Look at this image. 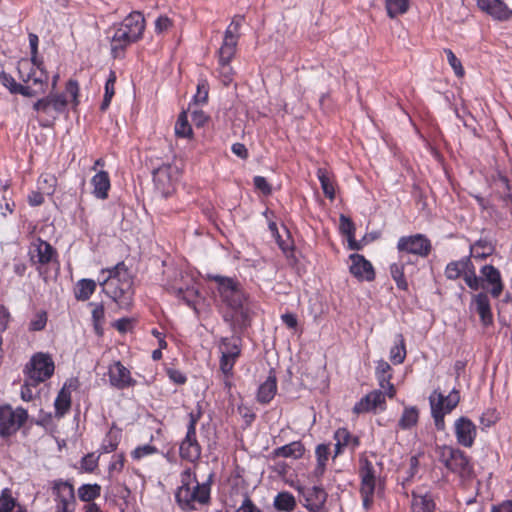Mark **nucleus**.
I'll use <instances>...</instances> for the list:
<instances>
[{
    "instance_id": "nucleus-1",
    "label": "nucleus",
    "mask_w": 512,
    "mask_h": 512,
    "mask_svg": "<svg viewBox=\"0 0 512 512\" xmlns=\"http://www.w3.org/2000/svg\"><path fill=\"white\" fill-rule=\"evenodd\" d=\"M102 280L99 279L103 291L115 301L120 308L127 309L132 304V278L123 262L112 268L101 271Z\"/></svg>"
},
{
    "instance_id": "nucleus-2",
    "label": "nucleus",
    "mask_w": 512,
    "mask_h": 512,
    "mask_svg": "<svg viewBox=\"0 0 512 512\" xmlns=\"http://www.w3.org/2000/svg\"><path fill=\"white\" fill-rule=\"evenodd\" d=\"M358 475L360 478V494L363 507L368 510L373 503L376 489L381 484L382 463L374 453H363L358 461Z\"/></svg>"
},
{
    "instance_id": "nucleus-3",
    "label": "nucleus",
    "mask_w": 512,
    "mask_h": 512,
    "mask_svg": "<svg viewBox=\"0 0 512 512\" xmlns=\"http://www.w3.org/2000/svg\"><path fill=\"white\" fill-rule=\"evenodd\" d=\"M176 501L183 510H194L196 505L208 503L210 498V486L207 483H199L190 468L181 473V485L176 492Z\"/></svg>"
},
{
    "instance_id": "nucleus-4",
    "label": "nucleus",
    "mask_w": 512,
    "mask_h": 512,
    "mask_svg": "<svg viewBox=\"0 0 512 512\" xmlns=\"http://www.w3.org/2000/svg\"><path fill=\"white\" fill-rule=\"evenodd\" d=\"M145 20L140 12L130 13L116 28L111 39V52L114 57L130 44L142 38Z\"/></svg>"
},
{
    "instance_id": "nucleus-5",
    "label": "nucleus",
    "mask_w": 512,
    "mask_h": 512,
    "mask_svg": "<svg viewBox=\"0 0 512 512\" xmlns=\"http://www.w3.org/2000/svg\"><path fill=\"white\" fill-rule=\"evenodd\" d=\"M66 94L59 93H50L48 96L43 97L37 100L33 104V109L42 114L50 115L51 111H54L56 115H52L53 119L56 118L57 115L63 113L69 100L67 95L71 97L70 102L73 106H78L79 104V84L76 80L70 79L66 84Z\"/></svg>"
},
{
    "instance_id": "nucleus-6",
    "label": "nucleus",
    "mask_w": 512,
    "mask_h": 512,
    "mask_svg": "<svg viewBox=\"0 0 512 512\" xmlns=\"http://www.w3.org/2000/svg\"><path fill=\"white\" fill-rule=\"evenodd\" d=\"M438 460L452 473L457 474L462 479L471 478L473 475V466L470 458L460 449L441 445L436 447Z\"/></svg>"
},
{
    "instance_id": "nucleus-7",
    "label": "nucleus",
    "mask_w": 512,
    "mask_h": 512,
    "mask_svg": "<svg viewBox=\"0 0 512 512\" xmlns=\"http://www.w3.org/2000/svg\"><path fill=\"white\" fill-rule=\"evenodd\" d=\"M207 278L216 283L219 296L228 307L234 311H239L243 308L246 296L238 281L230 277L214 274H208Z\"/></svg>"
},
{
    "instance_id": "nucleus-8",
    "label": "nucleus",
    "mask_w": 512,
    "mask_h": 512,
    "mask_svg": "<svg viewBox=\"0 0 512 512\" xmlns=\"http://www.w3.org/2000/svg\"><path fill=\"white\" fill-rule=\"evenodd\" d=\"M17 69L19 78L25 83L24 87H27L33 93L29 97H35L46 92L48 73L45 71L43 64L40 67H36L28 59H21L18 62Z\"/></svg>"
},
{
    "instance_id": "nucleus-9",
    "label": "nucleus",
    "mask_w": 512,
    "mask_h": 512,
    "mask_svg": "<svg viewBox=\"0 0 512 512\" xmlns=\"http://www.w3.org/2000/svg\"><path fill=\"white\" fill-rule=\"evenodd\" d=\"M55 364L50 354L37 352L26 363L23 374L30 379V383H42L51 378Z\"/></svg>"
},
{
    "instance_id": "nucleus-10",
    "label": "nucleus",
    "mask_w": 512,
    "mask_h": 512,
    "mask_svg": "<svg viewBox=\"0 0 512 512\" xmlns=\"http://www.w3.org/2000/svg\"><path fill=\"white\" fill-rule=\"evenodd\" d=\"M28 418L27 411L10 405L0 406V436L8 437L17 432Z\"/></svg>"
},
{
    "instance_id": "nucleus-11",
    "label": "nucleus",
    "mask_w": 512,
    "mask_h": 512,
    "mask_svg": "<svg viewBox=\"0 0 512 512\" xmlns=\"http://www.w3.org/2000/svg\"><path fill=\"white\" fill-rule=\"evenodd\" d=\"M242 22L243 17L238 15L232 19L231 23L227 27L224 34L223 43L218 50L219 63L231 62L233 59L236 53L239 29L242 25Z\"/></svg>"
},
{
    "instance_id": "nucleus-12",
    "label": "nucleus",
    "mask_w": 512,
    "mask_h": 512,
    "mask_svg": "<svg viewBox=\"0 0 512 512\" xmlns=\"http://www.w3.org/2000/svg\"><path fill=\"white\" fill-rule=\"evenodd\" d=\"M397 250L399 253H407L425 258L430 254L432 245L425 235L414 234L400 237L397 242Z\"/></svg>"
},
{
    "instance_id": "nucleus-13",
    "label": "nucleus",
    "mask_w": 512,
    "mask_h": 512,
    "mask_svg": "<svg viewBox=\"0 0 512 512\" xmlns=\"http://www.w3.org/2000/svg\"><path fill=\"white\" fill-rule=\"evenodd\" d=\"M180 170L172 164H163L154 170L153 179L157 190L167 197L174 190V183L178 180Z\"/></svg>"
},
{
    "instance_id": "nucleus-14",
    "label": "nucleus",
    "mask_w": 512,
    "mask_h": 512,
    "mask_svg": "<svg viewBox=\"0 0 512 512\" xmlns=\"http://www.w3.org/2000/svg\"><path fill=\"white\" fill-rule=\"evenodd\" d=\"M219 350L221 353L220 369L222 373L228 378L232 375L234 364L240 355L238 340L234 338L221 339Z\"/></svg>"
},
{
    "instance_id": "nucleus-15",
    "label": "nucleus",
    "mask_w": 512,
    "mask_h": 512,
    "mask_svg": "<svg viewBox=\"0 0 512 512\" xmlns=\"http://www.w3.org/2000/svg\"><path fill=\"white\" fill-rule=\"evenodd\" d=\"M55 495L57 512H73L75 491L72 484L63 480H55L52 486Z\"/></svg>"
},
{
    "instance_id": "nucleus-16",
    "label": "nucleus",
    "mask_w": 512,
    "mask_h": 512,
    "mask_svg": "<svg viewBox=\"0 0 512 512\" xmlns=\"http://www.w3.org/2000/svg\"><path fill=\"white\" fill-rule=\"evenodd\" d=\"M385 390L376 389L365 395L358 401L354 407L353 412L356 414L384 411L386 409Z\"/></svg>"
},
{
    "instance_id": "nucleus-17",
    "label": "nucleus",
    "mask_w": 512,
    "mask_h": 512,
    "mask_svg": "<svg viewBox=\"0 0 512 512\" xmlns=\"http://www.w3.org/2000/svg\"><path fill=\"white\" fill-rule=\"evenodd\" d=\"M109 383L112 387L123 390L136 385L131 372L120 361H115L108 367Z\"/></svg>"
},
{
    "instance_id": "nucleus-18",
    "label": "nucleus",
    "mask_w": 512,
    "mask_h": 512,
    "mask_svg": "<svg viewBox=\"0 0 512 512\" xmlns=\"http://www.w3.org/2000/svg\"><path fill=\"white\" fill-rule=\"evenodd\" d=\"M28 255L33 265L43 266L53 261L56 251L48 242L37 238L30 244Z\"/></svg>"
},
{
    "instance_id": "nucleus-19",
    "label": "nucleus",
    "mask_w": 512,
    "mask_h": 512,
    "mask_svg": "<svg viewBox=\"0 0 512 512\" xmlns=\"http://www.w3.org/2000/svg\"><path fill=\"white\" fill-rule=\"evenodd\" d=\"M299 492L304 498L305 508L311 512H322L327 500V493L322 487L299 488Z\"/></svg>"
},
{
    "instance_id": "nucleus-20",
    "label": "nucleus",
    "mask_w": 512,
    "mask_h": 512,
    "mask_svg": "<svg viewBox=\"0 0 512 512\" xmlns=\"http://www.w3.org/2000/svg\"><path fill=\"white\" fill-rule=\"evenodd\" d=\"M454 432L458 444L463 447H472L477 435L474 423L467 417H460L454 423Z\"/></svg>"
},
{
    "instance_id": "nucleus-21",
    "label": "nucleus",
    "mask_w": 512,
    "mask_h": 512,
    "mask_svg": "<svg viewBox=\"0 0 512 512\" xmlns=\"http://www.w3.org/2000/svg\"><path fill=\"white\" fill-rule=\"evenodd\" d=\"M375 376L380 389L385 390L388 398H394L397 391L395 386L391 383L392 368L387 361L382 359L377 361Z\"/></svg>"
},
{
    "instance_id": "nucleus-22",
    "label": "nucleus",
    "mask_w": 512,
    "mask_h": 512,
    "mask_svg": "<svg viewBox=\"0 0 512 512\" xmlns=\"http://www.w3.org/2000/svg\"><path fill=\"white\" fill-rule=\"evenodd\" d=\"M350 272L360 280L372 281L375 278V272L372 264L360 254L350 256Z\"/></svg>"
},
{
    "instance_id": "nucleus-23",
    "label": "nucleus",
    "mask_w": 512,
    "mask_h": 512,
    "mask_svg": "<svg viewBox=\"0 0 512 512\" xmlns=\"http://www.w3.org/2000/svg\"><path fill=\"white\" fill-rule=\"evenodd\" d=\"M478 6L498 20H508L512 17V10L501 0H478Z\"/></svg>"
},
{
    "instance_id": "nucleus-24",
    "label": "nucleus",
    "mask_w": 512,
    "mask_h": 512,
    "mask_svg": "<svg viewBox=\"0 0 512 512\" xmlns=\"http://www.w3.org/2000/svg\"><path fill=\"white\" fill-rule=\"evenodd\" d=\"M459 401L460 394L456 389H453L447 396H444L438 391H433L429 396L430 406L432 407V403L435 404L436 402L437 407L440 408L444 414H449L458 405Z\"/></svg>"
},
{
    "instance_id": "nucleus-25",
    "label": "nucleus",
    "mask_w": 512,
    "mask_h": 512,
    "mask_svg": "<svg viewBox=\"0 0 512 512\" xmlns=\"http://www.w3.org/2000/svg\"><path fill=\"white\" fill-rule=\"evenodd\" d=\"M335 456L341 454L348 448L354 451L360 444L359 438L352 435L346 428H339L334 433Z\"/></svg>"
},
{
    "instance_id": "nucleus-26",
    "label": "nucleus",
    "mask_w": 512,
    "mask_h": 512,
    "mask_svg": "<svg viewBox=\"0 0 512 512\" xmlns=\"http://www.w3.org/2000/svg\"><path fill=\"white\" fill-rule=\"evenodd\" d=\"M200 455L201 446L196 439V434L186 433V436L180 445L181 458L189 462H195L200 458Z\"/></svg>"
},
{
    "instance_id": "nucleus-27",
    "label": "nucleus",
    "mask_w": 512,
    "mask_h": 512,
    "mask_svg": "<svg viewBox=\"0 0 512 512\" xmlns=\"http://www.w3.org/2000/svg\"><path fill=\"white\" fill-rule=\"evenodd\" d=\"M480 272L483 279L488 284L492 285L490 290L491 295L495 298L499 297L503 291V283L499 270L492 265H484Z\"/></svg>"
},
{
    "instance_id": "nucleus-28",
    "label": "nucleus",
    "mask_w": 512,
    "mask_h": 512,
    "mask_svg": "<svg viewBox=\"0 0 512 512\" xmlns=\"http://www.w3.org/2000/svg\"><path fill=\"white\" fill-rule=\"evenodd\" d=\"M473 304L475 305L476 312L480 316L481 323L484 326L492 325L493 315L488 295L483 292L474 295Z\"/></svg>"
},
{
    "instance_id": "nucleus-29",
    "label": "nucleus",
    "mask_w": 512,
    "mask_h": 512,
    "mask_svg": "<svg viewBox=\"0 0 512 512\" xmlns=\"http://www.w3.org/2000/svg\"><path fill=\"white\" fill-rule=\"evenodd\" d=\"M305 454V447L301 441H293L272 451V457L291 458L298 460Z\"/></svg>"
},
{
    "instance_id": "nucleus-30",
    "label": "nucleus",
    "mask_w": 512,
    "mask_h": 512,
    "mask_svg": "<svg viewBox=\"0 0 512 512\" xmlns=\"http://www.w3.org/2000/svg\"><path fill=\"white\" fill-rule=\"evenodd\" d=\"M91 185L93 187V195L101 200L108 197V191L110 189V178L106 171H99L91 179Z\"/></svg>"
},
{
    "instance_id": "nucleus-31",
    "label": "nucleus",
    "mask_w": 512,
    "mask_h": 512,
    "mask_svg": "<svg viewBox=\"0 0 512 512\" xmlns=\"http://www.w3.org/2000/svg\"><path fill=\"white\" fill-rule=\"evenodd\" d=\"M277 392V379L275 374L270 372L267 379L259 386L257 400L262 404L269 403Z\"/></svg>"
},
{
    "instance_id": "nucleus-32",
    "label": "nucleus",
    "mask_w": 512,
    "mask_h": 512,
    "mask_svg": "<svg viewBox=\"0 0 512 512\" xmlns=\"http://www.w3.org/2000/svg\"><path fill=\"white\" fill-rule=\"evenodd\" d=\"M471 258L470 256L464 257L457 261H452L447 264L445 268V276L449 280H456L459 277H461L465 270L469 268V265L471 264Z\"/></svg>"
},
{
    "instance_id": "nucleus-33",
    "label": "nucleus",
    "mask_w": 512,
    "mask_h": 512,
    "mask_svg": "<svg viewBox=\"0 0 512 512\" xmlns=\"http://www.w3.org/2000/svg\"><path fill=\"white\" fill-rule=\"evenodd\" d=\"M170 293L175 295L177 298L183 300V302L188 305L189 307L193 308L194 311L197 312V303L200 298V294L197 288L195 287H188L186 289H175L172 288L170 290Z\"/></svg>"
},
{
    "instance_id": "nucleus-34",
    "label": "nucleus",
    "mask_w": 512,
    "mask_h": 512,
    "mask_svg": "<svg viewBox=\"0 0 512 512\" xmlns=\"http://www.w3.org/2000/svg\"><path fill=\"white\" fill-rule=\"evenodd\" d=\"M273 506L279 512H292L296 508L297 502L290 492L283 491L274 497Z\"/></svg>"
},
{
    "instance_id": "nucleus-35",
    "label": "nucleus",
    "mask_w": 512,
    "mask_h": 512,
    "mask_svg": "<svg viewBox=\"0 0 512 512\" xmlns=\"http://www.w3.org/2000/svg\"><path fill=\"white\" fill-rule=\"evenodd\" d=\"M77 495L80 501L89 503H95L94 501L101 495V486L97 483L94 484H82L77 489Z\"/></svg>"
},
{
    "instance_id": "nucleus-36",
    "label": "nucleus",
    "mask_w": 512,
    "mask_h": 512,
    "mask_svg": "<svg viewBox=\"0 0 512 512\" xmlns=\"http://www.w3.org/2000/svg\"><path fill=\"white\" fill-rule=\"evenodd\" d=\"M419 419V410L415 406H405L398 421V427L402 430H409L416 426Z\"/></svg>"
},
{
    "instance_id": "nucleus-37",
    "label": "nucleus",
    "mask_w": 512,
    "mask_h": 512,
    "mask_svg": "<svg viewBox=\"0 0 512 512\" xmlns=\"http://www.w3.org/2000/svg\"><path fill=\"white\" fill-rule=\"evenodd\" d=\"M339 221L340 230L347 236L350 249L359 250L361 245L355 240V225L352 220L349 217L341 214Z\"/></svg>"
},
{
    "instance_id": "nucleus-38",
    "label": "nucleus",
    "mask_w": 512,
    "mask_h": 512,
    "mask_svg": "<svg viewBox=\"0 0 512 512\" xmlns=\"http://www.w3.org/2000/svg\"><path fill=\"white\" fill-rule=\"evenodd\" d=\"M55 414L57 417H63L71 407V393L66 388V385L59 391L55 402Z\"/></svg>"
},
{
    "instance_id": "nucleus-39",
    "label": "nucleus",
    "mask_w": 512,
    "mask_h": 512,
    "mask_svg": "<svg viewBox=\"0 0 512 512\" xmlns=\"http://www.w3.org/2000/svg\"><path fill=\"white\" fill-rule=\"evenodd\" d=\"M0 82L12 94H21L25 97L33 94L27 87H24V84L17 83L11 75L5 72L0 73Z\"/></svg>"
},
{
    "instance_id": "nucleus-40",
    "label": "nucleus",
    "mask_w": 512,
    "mask_h": 512,
    "mask_svg": "<svg viewBox=\"0 0 512 512\" xmlns=\"http://www.w3.org/2000/svg\"><path fill=\"white\" fill-rule=\"evenodd\" d=\"M404 267L405 262L402 259H400L398 262L392 263L390 265V275L392 279L395 281L398 289L407 291L408 282L404 275Z\"/></svg>"
},
{
    "instance_id": "nucleus-41",
    "label": "nucleus",
    "mask_w": 512,
    "mask_h": 512,
    "mask_svg": "<svg viewBox=\"0 0 512 512\" xmlns=\"http://www.w3.org/2000/svg\"><path fill=\"white\" fill-rule=\"evenodd\" d=\"M412 512H433L435 504L430 495L413 494Z\"/></svg>"
},
{
    "instance_id": "nucleus-42",
    "label": "nucleus",
    "mask_w": 512,
    "mask_h": 512,
    "mask_svg": "<svg viewBox=\"0 0 512 512\" xmlns=\"http://www.w3.org/2000/svg\"><path fill=\"white\" fill-rule=\"evenodd\" d=\"M96 282L91 279H81L77 282L75 288V297L77 300L86 301L95 292Z\"/></svg>"
},
{
    "instance_id": "nucleus-43",
    "label": "nucleus",
    "mask_w": 512,
    "mask_h": 512,
    "mask_svg": "<svg viewBox=\"0 0 512 512\" xmlns=\"http://www.w3.org/2000/svg\"><path fill=\"white\" fill-rule=\"evenodd\" d=\"M330 449L329 445L319 444L315 449L317 464L314 469V475L316 477H321L324 474L326 464L328 461Z\"/></svg>"
},
{
    "instance_id": "nucleus-44",
    "label": "nucleus",
    "mask_w": 512,
    "mask_h": 512,
    "mask_svg": "<svg viewBox=\"0 0 512 512\" xmlns=\"http://www.w3.org/2000/svg\"><path fill=\"white\" fill-rule=\"evenodd\" d=\"M57 186V178L52 173H42L38 178V189L46 194L53 195Z\"/></svg>"
},
{
    "instance_id": "nucleus-45",
    "label": "nucleus",
    "mask_w": 512,
    "mask_h": 512,
    "mask_svg": "<svg viewBox=\"0 0 512 512\" xmlns=\"http://www.w3.org/2000/svg\"><path fill=\"white\" fill-rule=\"evenodd\" d=\"M406 357L405 340L401 334L396 336V343L390 349V360L394 364H402Z\"/></svg>"
},
{
    "instance_id": "nucleus-46",
    "label": "nucleus",
    "mask_w": 512,
    "mask_h": 512,
    "mask_svg": "<svg viewBox=\"0 0 512 512\" xmlns=\"http://www.w3.org/2000/svg\"><path fill=\"white\" fill-rule=\"evenodd\" d=\"M493 252V246L492 244L484 239H480L476 241L473 245L470 247V257L473 256L474 258L484 259L491 255Z\"/></svg>"
},
{
    "instance_id": "nucleus-47",
    "label": "nucleus",
    "mask_w": 512,
    "mask_h": 512,
    "mask_svg": "<svg viewBox=\"0 0 512 512\" xmlns=\"http://www.w3.org/2000/svg\"><path fill=\"white\" fill-rule=\"evenodd\" d=\"M317 177L321 183V188L325 196L331 200L334 199L335 190L330 173L325 168H318Z\"/></svg>"
},
{
    "instance_id": "nucleus-48",
    "label": "nucleus",
    "mask_w": 512,
    "mask_h": 512,
    "mask_svg": "<svg viewBox=\"0 0 512 512\" xmlns=\"http://www.w3.org/2000/svg\"><path fill=\"white\" fill-rule=\"evenodd\" d=\"M385 6L390 18L406 13L409 9V0H386Z\"/></svg>"
},
{
    "instance_id": "nucleus-49",
    "label": "nucleus",
    "mask_w": 512,
    "mask_h": 512,
    "mask_svg": "<svg viewBox=\"0 0 512 512\" xmlns=\"http://www.w3.org/2000/svg\"><path fill=\"white\" fill-rule=\"evenodd\" d=\"M175 134L182 138H191L193 135L192 127L189 124L188 116L186 112L179 114L178 119L175 123Z\"/></svg>"
},
{
    "instance_id": "nucleus-50",
    "label": "nucleus",
    "mask_w": 512,
    "mask_h": 512,
    "mask_svg": "<svg viewBox=\"0 0 512 512\" xmlns=\"http://www.w3.org/2000/svg\"><path fill=\"white\" fill-rule=\"evenodd\" d=\"M466 285L472 290H478L481 286V278L476 275L473 263L469 265L462 275Z\"/></svg>"
},
{
    "instance_id": "nucleus-51",
    "label": "nucleus",
    "mask_w": 512,
    "mask_h": 512,
    "mask_svg": "<svg viewBox=\"0 0 512 512\" xmlns=\"http://www.w3.org/2000/svg\"><path fill=\"white\" fill-rule=\"evenodd\" d=\"M16 506V500L9 488L2 490L0 494V512H11Z\"/></svg>"
},
{
    "instance_id": "nucleus-52",
    "label": "nucleus",
    "mask_w": 512,
    "mask_h": 512,
    "mask_svg": "<svg viewBox=\"0 0 512 512\" xmlns=\"http://www.w3.org/2000/svg\"><path fill=\"white\" fill-rule=\"evenodd\" d=\"M209 84L207 80L200 79L197 84V91L193 97L194 104H205L208 101Z\"/></svg>"
},
{
    "instance_id": "nucleus-53",
    "label": "nucleus",
    "mask_w": 512,
    "mask_h": 512,
    "mask_svg": "<svg viewBox=\"0 0 512 512\" xmlns=\"http://www.w3.org/2000/svg\"><path fill=\"white\" fill-rule=\"evenodd\" d=\"M99 456L94 453L85 455L80 461L81 472L92 473L98 466Z\"/></svg>"
},
{
    "instance_id": "nucleus-54",
    "label": "nucleus",
    "mask_w": 512,
    "mask_h": 512,
    "mask_svg": "<svg viewBox=\"0 0 512 512\" xmlns=\"http://www.w3.org/2000/svg\"><path fill=\"white\" fill-rule=\"evenodd\" d=\"M444 52L447 56V61H448L449 65L451 66V68L453 69L455 75L457 77H463L465 74V71L461 64V61L456 57V55L453 53L452 50L445 49Z\"/></svg>"
},
{
    "instance_id": "nucleus-55",
    "label": "nucleus",
    "mask_w": 512,
    "mask_h": 512,
    "mask_svg": "<svg viewBox=\"0 0 512 512\" xmlns=\"http://www.w3.org/2000/svg\"><path fill=\"white\" fill-rule=\"evenodd\" d=\"M157 451H158V449L155 446L150 445V444H145V445L136 447L131 452V457L134 460H140L146 456L153 455V454L157 453Z\"/></svg>"
},
{
    "instance_id": "nucleus-56",
    "label": "nucleus",
    "mask_w": 512,
    "mask_h": 512,
    "mask_svg": "<svg viewBox=\"0 0 512 512\" xmlns=\"http://www.w3.org/2000/svg\"><path fill=\"white\" fill-rule=\"evenodd\" d=\"M38 43L39 38L36 34L30 33L29 34V46L31 49V61L36 67H40L42 65V60L38 59Z\"/></svg>"
},
{
    "instance_id": "nucleus-57",
    "label": "nucleus",
    "mask_w": 512,
    "mask_h": 512,
    "mask_svg": "<svg viewBox=\"0 0 512 512\" xmlns=\"http://www.w3.org/2000/svg\"><path fill=\"white\" fill-rule=\"evenodd\" d=\"M47 323V314L44 311L38 312L29 323L30 331H41L45 328Z\"/></svg>"
},
{
    "instance_id": "nucleus-58",
    "label": "nucleus",
    "mask_w": 512,
    "mask_h": 512,
    "mask_svg": "<svg viewBox=\"0 0 512 512\" xmlns=\"http://www.w3.org/2000/svg\"><path fill=\"white\" fill-rule=\"evenodd\" d=\"M219 73L224 85H229L233 80V69L230 62L219 63Z\"/></svg>"
},
{
    "instance_id": "nucleus-59",
    "label": "nucleus",
    "mask_w": 512,
    "mask_h": 512,
    "mask_svg": "<svg viewBox=\"0 0 512 512\" xmlns=\"http://www.w3.org/2000/svg\"><path fill=\"white\" fill-rule=\"evenodd\" d=\"M125 457L123 454H116L112 457V460L108 466L109 475L112 476L113 473L121 472L124 467Z\"/></svg>"
},
{
    "instance_id": "nucleus-60",
    "label": "nucleus",
    "mask_w": 512,
    "mask_h": 512,
    "mask_svg": "<svg viewBox=\"0 0 512 512\" xmlns=\"http://www.w3.org/2000/svg\"><path fill=\"white\" fill-rule=\"evenodd\" d=\"M38 383H30V379L25 377L24 383L21 386L20 396L23 401L29 402L33 399L32 387H36Z\"/></svg>"
},
{
    "instance_id": "nucleus-61",
    "label": "nucleus",
    "mask_w": 512,
    "mask_h": 512,
    "mask_svg": "<svg viewBox=\"0 0 512 512\" xmlns=\"http://www.w3.org/2000/svg\"><path fill=\"white\" fill-rule=\"evenodd\" d=\"M431 414L435 422V426L438 430L442 431L445 429L444 414L440 408L437 407L436 403H432Z\"/></svg>"
},
{
    "instance_id": "nucleus-62",
    "label": "nucleus",
    "mask_w": 512,
    "mask_h": 512,
    "mask_svg": "<svg viewBox=\"0 0 512 512\" xmlns=\"http://www.w3.org/2000/svg\"><path fill=\"white\" fill-rule=\"evenodd\" d=\"M173 25V22L170 18L165 15L159 16L155 21V31L158 34H162L168 31Z\"/></svg>"
},
{
    "instance_id": "nucleus-63",
    "label": "nucleus",
    "mask_w": 512,
    "mask_h": 512,
    "mask_svg": "<svg viewBox=\"0 0 512 512\" xmlns=\"http://www.w3.org/2000/svg\"><path fill=\"white\" fill-rule=\"evenodd\" d=\"M191 120L196 127H202L207 123L209 117L204 111L194 109L191 112Z\"/></svg>"
},
{
    "instance_id": "nucleus-64",
    "label": "nucleus",
    "mask_w": 512,
    "mask_h": 512,
    "mask_svg": "<svg viewBox=\"0 0 512 512\" xmlns=\"http://www.w3.org/2000/svg\"><path fill=\"white\" fill-rule=\"evenodd\" d=\"M235 512H262L256 505L252 502V500L246 496L240 505V507Z\"/></svg>"
}]
</instances>
